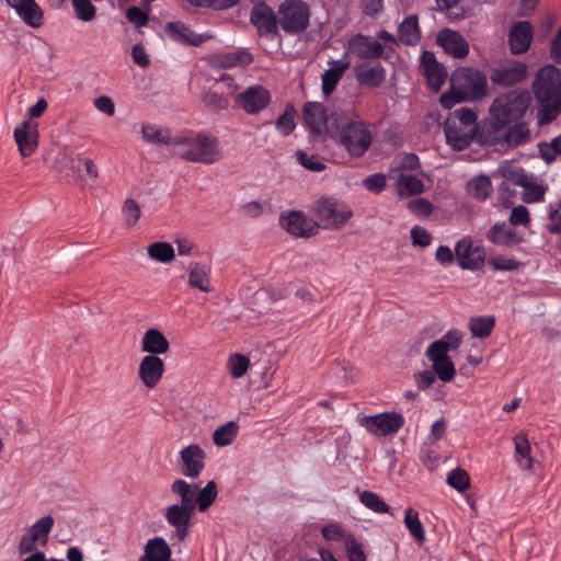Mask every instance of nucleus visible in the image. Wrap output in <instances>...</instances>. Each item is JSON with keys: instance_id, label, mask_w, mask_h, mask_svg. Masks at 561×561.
Masks as SVG:
<instances>
[{"instance_id": "f257e3e1", "label": "nucleus", "mask_w": 561, "mask_h": 561, "mask_svg": "<svg viewBox=\"0 0 561 561\" xmlns=\"http://www.w3.org/2000/svg\"><path fill=\"white\" fill-rule=\"evenodd\" d=\"M332 138L352 158H362L369 150L374 134L371 124L364 121L354 107L339 108L331 113Z\"/></svg>"}, {"instance_id": "f03ea898", "label": "nucleus", "mask_w": 561, "mask_h": 561, "mask_svg": "<svg viewBox=\"0 0 561 561\" xmlns=\"http://www.w3.org/2000/svg\"><path fill=\"white\" fill-rule=\"evenodd\" d=\"M533 92L539 103L540 125L551 123L561 113V71L552 65L541 68L533 82Z\"/></svg>"}, {"instance_id": "7ed1b4c3", "label": "nucleus", "mask_w": 561, "mask_h": 561, "mask_svg": "<svg viewBox=\"0 0 561 561\" xmlns=\"http://www.w3.org/2000/svg\"><path fill=\"white\" fill-rule=\"evenodd\" d=\"M172 148L174 154L188 162L213 164L221 159L218 139L205 133H182L173 137Z\"/></svg>"}, {"instance_id": "20e7f679", "label": "nucleus", "mask_w": 561, "mask_h": 561, "mask_svg": "<svg viewBox=\"0 0 561 561\" xmlns=\"http://www.w3.org/2000/svg\"><path fill=\"white\" fill-rule=\"evenodd\" d=\"M531 102L527 90L510 91L496 96L490 107V116L495 129H503L512 123L520 121Z\"/></svg>"}, {"instance_id": "39448f33", "label": "nucleus", "mask_w": 561, "mask_h": 561, "mask_svg": "<svg viewBox=\"0 0 561 561\" xmlns=\"http://www.w3.org/2000/svg\"><path fill=\"white\" fill-rule=\"evenodd\" d=\"M310 20V9L302 0H285L278 8V23L287 34L304 32Z\"/></svg>"}, {"instance_id": "423d86ee", "label": "nucleus", "mask_w": 561, "mask_h": 561, "mask_svg": "<svg viewBox=\"0 0 561 561\" xmlns=\"http://www.w3.org/2000/svg\"><path fill=\"white\" fill-rule=\"evenodd\" d=\"M314 213L323 226L331 229L342 227L353 215L346 205L332 197L320 198L316 203Z\"/></svg>"}, {"instance_id": "0eeeda50", "label": "nucleus", "mask_w": 561, "mask_h": 561, "mask_svg": "<svg viewBox=\"0 0 561 561\" xmlns=\"http://www.w3.org/2000/svg\"><path fill=\"white\" fill-rule=\"evenodd\" d=\"M451 84L461 91L467 100H479L486 93L485 76L474 69H462L451 77Z\"/></svg>"}, {"instance_id": "6e6552de", "label": "nucleus", "mask_w": 561, "mask_h": 561, "mask_svg": "<svg viewBox=\"0 0 561 561\" xmlns=\"http://www.w3.org/2000/svg\"><path fill=\"white\" fill-rule=\"evenodd\" d=\"M54 518L49 515L42 517L27 528L19 542L20 554L31 553L37 547H45L54 527Z\"/></svg>"}, {"instance_id": "1a4fd4ad", "label": "nucleus", "mask_w": 561, "mask_h": 561, "mask_svg": "<svg viewBox=\"0 0 561 561\" xmlns=\"http://www.w3.org/2000/svg\"><path fill=\"white\" fill-rule=\"evenodd\" d=\"M360 425L374 435L387 436L398 433L403 427L404 417L400 413L383 412L364 416Z\"/></svg>"}, {"instance_id": "9d476101", "label": "nucleus", "mask_w": 561, "mask_h": 561, "mask_svg": "<svg viewBox=\"0 0 561 561\" xmlns=\"http://www.w3.org/2000/svg\"><path fill=\"white\" fill-rule=\"evenodd\" d=\"M237 104L248 114H257L271 102L270 91L262 85H252L238 94Z\"/></svg>"}, {"instance_id": "9b49d317", "label": "nucleus", "mask_w": 561, "mask_h": 561, "mask_svg": "<svg viewBox=\"0 0 561 561\" xmlns=\"http://www.w3.org/2000/svg\"><path fill=\"white\" fill-rule=\"evenodd\" d=\"M455 252L457 263L463 270L477 271L484 264V250L468 239L458 241Z\"/></svg>"}, {"instance_id": "f8f14e48", "label": "nucleus", "mask_w": 561, "mask_h": 561, "mask_svg": "<svg viewBox=\"0 0 561 561\" xmlns=\"http://www.w3.org/2000/svg\"><path fill=\"white\" fill-rule=\"evenodd\" d=\"M527 77V66L512 60L492 70L491 80L494 84L511 87L523 82Z\"/></svg>"}, {"instance_id": "ddd939ff", "label": "nucleus", "mask_w": 561, "mask_h": 561, "mask_svg": "<svg viewBox=\"0 0 561 561\" xmlns=\"http://www.w3.org/2000/svg\"><path fill=\"white\" fill-rule=\"evenodd\" d=\"M280 226L295 237L308 238L317 233L319 225L307 219L301 211H289L282 214L279 218Z\"/></svg>"}, {"instance_id": "4468645a", "label": "nucleus", "mask_w": 561, "mask_h": 561, "mask_svg": "<svg viewBox=\"0 0 561 561\" xmlns=\"http://www.w3.org/2000/svg\"><path fill=\"white\" fill-rule=\"evenodd\" d=\"M38 125L30 119L23 121L14 128V140L22 157L32 156L38 145Z\"/></svg>"}, {"instance_id": "2eb2a0df", "label": "nucleus", "mask_w": 561, "mask_h": 561, "mask_svg": "<svg viewBox=\"0 0 561 561\" xmlns=\"http://www.w3.org/2000/svg\"><path fill=\"white\" fill-rule=\"evenodd\" d=\"M347 50L359 59H377L383 56L385 47L364 34H356L347 42Z\"/></svg>"}, {"instance_id": "dca6fc26", "label": "nucleus", "mask_w": 561, "mask_h": 561, "mask_svg": "<svg viewBox=\"0 0 561 561\" xmlns=\"http://www.w3.org/2000/svg\"><path fill=\"white\" fill-rule=\"evenodd\" d=\"M164 33L171 41L184 46H199L209 38L204 34L194 33L182 21L168 22L164 25Z\"/></svg>"}, {"instance_id": "f3484780", "label": "nucleus", "mask_w": 561, "mask_h": 561, "mask_svg": "<svg viewBox=\"0 0 561 561\" xmlns=\"http://www.w3.org/2000/svg\"><path fill=\"white\" fill-rule=\"evenodd\" d=\"M250 22L261 35H275L277 33L278 16L266 3L255 4L250 14Z\"/></svg>"}, {"instance_id": "a211bd4d", "label": "nucleus", "mask_w": 561, "mask_h": 561, "mask_svg": "<svg viewBox=\"0 0 561 561\" xmlns=\"http://www.w3.org/2000/svg\"><path fill=\"white\" fill-rule=\"evenodd\" d=\"M193 514V510L179 504L170 505L165 510V519L175 529V536L180 541L185 540L188 536Z\"/></svg>"}, {"instance_id": "6ab92c4d", "label": "nucleus", "mask_w": 561, "mask_h": 561, "mask_svg": "<svg viewBox=\"0 0 561 561\" xmlns=\"http://www.w3.org/2000/svg\"><path fill=\"white\" fill-rule=\"evenodd\" d=\"M420 62L430 88L438 91L447 77L445 67L436 60L435 54L430 50H425L421 55Z\"/></svg>"}, {"instance_id": "aec40b11", "label": "nucleus", "mask_w": 561, "mask_h": 561, "mask_svg": "<svg viewBox=\"0 0 561 561\" xmlns=\"http://www.w3.org/2000/svg\"><path fill=\"white\" fill-rule=\"evenodd\" d=\"M534 28L528 21H519L513 24L508 33L511 53L514 55L527 51L533 42Z\"/></svg>"}, {"instance_id": "412c9836", "label": "nucleus", "mask_w": 561, "mask_h": 561, "mask_svg": "<svg viewBox=\"0 0 561 561\" xmlns=\"http://www.w3.org/2000/svg\"><path fill=\"white\" fill-rule=\"evenodd\" d=\"M19 18L28 26L37 28L43 25L44 12L35 0H5Z\"/></svg>"}, {"instance_id": "4be33fe9", "label": "nucleus", "mask_w": 561, "mask_h": 561, "mask_svg": "<svg viewBox=\"0 0 561 561\" xmlns=\"http://www.w3.org/2000/svg\"><path fill=\"white\" fill-rule=\"evenodd\" d=\"M477 135V129L455 124V119H447L445 124L446 141L455 150L461 151L466 149Z\"/></svg>"}, {"instance_id": "5701e85b", "label": "nucleus", "mask_w": 561, "mask_h": 561, "mask_svg": "<svg viewBox=\"0 0 561 561\" xmlns=\"http://www.w3.org/2000/svg\"><path fill=\"white\" fill-rule=\"evenodd\" d=\"M163 373L164 363L156 355L145 356L139 364V379L148 388H154L161 380Z\"/></svg>"}, {"instance_id": "b1692460", "label": "nucleus", "mask_w": 561, "mask_h": 561, "mask_svg": "<svg viewBox=\"0 0 561 561\" xmlns=\"http://www.w3.org/2000/svg\"><path fill=\"white\" fill-rule=\"evenodd\" d=\"M182 473L188 478L197 477L204 469L205 453L198 445H190L180 453Z\"/></svg>"}, {"instance_id": "393cba45", "label": "nucleus", "mask_w": 561, "mask_h": 561, "mask_svg": "<svg viewBox=\"0 0 561 561\" xmlns=\"http://www.w3.org/2000/svg\"><path fill=\"white\" fill-rule=\"evenodd\" d=\"M347 56L348 54L345 51L341 59L330 61V68L323 72L321 81L322 92L325 96L333 93L344 72L348 69L350 61L347 60Z\"/></svg>"}, {"instance_id": "a878e982", "label": "nucleus", "mask_w": 561, "mask_h": 561, "mask_svg": "<svg viewBox=\"0 0 561 561\" xmlns=\"http://www.w3.org/2000/svg\"><path fill=\"white\" fill-rule=\"evenodd\" d=\"M304 119L316 134H321L328 125L331 126V114L328 116L325 107L318 102H307L304 106Z\"/></svg>"}, {"instance_id": "bb28decb", "label": "nucleus", "mask_w": 561, "mask_h": 561, "mask_svg": "<svg viewBox=\"0 0 561 561\" xmlns=\"http://www.w3.org/2000/svg\"><path fill=\"white\" fill-rule=\"evenodd\" d=\"M438 43L444 47L445 51L456 58H463L469 53L467 41L458 32L445 28L438 33Z\"/></svg>"}, {"instance_id": "cd10ccee", "label": "nucleus", "mask_w": 561, "mask_h": 561, "mask_svg": "<svg viewBox=\"0 0 561 561\" xmlns=\"http://www.w3.org/2000/svg\"><path fill=\"white\" fill-rule=\"evenodd\" d=\"M355 77L362 85L377 88L381 85L386 79V69L381 64L371 67L362 65L355 68Z\"/></svg>"}, {"instance_id": "c85d7f7f", "label": "nucleus", "mask_w": 561, "mask_h": 561, "mask_svg": "<svg viewBox=\"0 0 561 561\" xmlns=\"http://www.w3.org/2000/svg\"><path fill=\"white\" fill-rule=\"evenodd\" d=\"M170 344L167 337L157 329H149L141 340V351L149 355L164 354L169 351Z\"/></svg>"}, {"instance_id": "c756f323", "label": "nucleus", "mask_w": 561, "mask_h": 561, "mask_svg": "<svg viewBox=\"0 0 561 561\" xmlns=\"http://www.w3.org/2000/svg\"><path fill=\"white\" fill-rule=\"evenodd\" d=\"M188 284L204 293L213 291L210 267L199 262L192 263L188 267Z\"/></svg>"}, {"instance_id": "7c9ffc66", "label": "nucleus", "mask_w": 561, "mask_h": 561, "mask_svg": "<svg viewBox=\"0 0 561 561\" xmlns=\"http://www.w3.org/2000/svg\"><path fill=\"white\" fill-rule=\"evenodd\" d=\"M171 553L167 541L161 537H156L147 541L145 554L138 561H170Z\"/></svg>"}, {"instance_id": "2f4dec72", "label": "nucleus", "mask_w": 561, "mask_h": 561, "mask_svg": "<svg viewBox=\"0 0 561 561\" xmlns=\"http://www.w3.org/2000/svg\"><path fill=\"white\" fill-rule=\"evenodd\" d=\"M488 239L497 245H514L520 241L512 226L505 222L494 224L488 232Z\"/></svg>"}, {"instance_id": "473e14b6", "label": "nucleus", "mask_w": 561, "mask_h": 561, "mask_svg": "<svg viewBox=\"0 0 561 561\" xmlns=\"http://www.w3.org/2000/svg\"><path fill=\"white\" fill-rule=\"evenodd\" d=\"M421 36L416 15L407 16L398 27V37L404 45L415 46L421 41Z\"/></svg>"}, {"instance_id": "72a5a7b5", "label": "nucleus", "mask_w": 561, "mask_h": 561, "mask_svg": "<svg viewBox=\"0 0 561 561\" xmlns=\"http://www.w3.org/2000/svg\"><path fill=\"white\" fill-rule=\"evenodd\" d=\"M515 183L523 187L522 197L526 203H536L543 199L545 188L537 184L533 176L520 174L515 179Z\"/></svg>"}, {"instance_id": "f704fd0d", "label": "nucleus", "mask_w": 561, "mask_h": 561, "mask_svg": "<svg viewBox=\"0 0 561 561\" xmlns=\"http://www.w3.org/2000/svg\"><path fill=\"white\" fill-rule=\"evenodd\" d=\"M397 191L400 196H412L421 194L424 191V184L415 174L400 172L396 182Z\"/></svg>"}, {"instance_id": "c9c22d12", "label": "nucleus", "mask_w": 561, "mask_h": 561, "mask_svg": "<svg viewBox=\"0 0 561 561\" xmlns=\"http://www.w3.org/2000/svg\"><path fill=\"white\" fill-rule=\"evenodd\" d=\"M515 458L516 461L526 470H531L534 467V459L530 455L531 447L527 436L519 433L514 436Z\"/></svg>"}, {"instance_id": "e433bc0d", "label": "nucleus", "mask_w": 561, "mask_h": 561, "mask_svg": "<svg viewBox=\"0 0 561 561\" xmlns=\"http://www.w3.org/2000/svg\"><path fill=\"white\" fill-rule=\"evenodd\" d=\"M171 490L173 493L178 494L181 497V503L179 505L195 511L197 490L196 485H191L185 480L178 479L172 483Z\"/></svg>"}, {"instance_id": "4c0bfd02", "label": "nucleus", "mask_w": 561, "mask_h": 561, "mask_svg": "<svg viewBox=\"0 0 561 561\" xmlns=\"http://www.w3.org/2000/svg\"><path fill=\"white\" fill-rule=\"evenodd\" d=\"M147 253L151 260L162 264H168L175 257V252L172 244L162 241L149 244L147 248Z\"/></svg>"}, {"instance_id": "58836bf2", "label": "nucleus", "mask_w": 561, "mask_h": 561, "mask_svg": "<svg viewBox=\"0 0 561 561\" xmlns=\"http://www.w3.org/2000/svg\"><path fill=\"white\" fill-rule=\"evenodd\" d=\"M253 61L252 55L247 50H234L222 54L218 58L221 68L245 67Z\"/></svg>"}, {"instance_id": "ea45409f", "label": "nucleus", "mask_w": 561, "mask_h": 561, "mask_svg": "<svg viewBox=\"0 0 561 561\" xmlns=\"http://www.w3.org/2000/svg\"><path fill=\"white\" fill-rule=\"evenodd\" d=\"M495 327V319L492 316L473 317L469 321L471 334L476 337L489 336Z\"/></svg>"}, {"instance_id": "a19ab883", "label": "nucleus", "mask_w": 561, "mask_h": 561, "mask_svg": "<svg viewBox=\"0 0 561 561\" xmlns=\"http://www.w3.org/2000/svg\"><path fill=\"white\" fill-rule=\"evenodd\" d=\"M467 191L472 197L483 201L489 197L492 191V183L488 176L480 175L468 183Z\"/></svg>"}, {"instance_id": "79ce46f5", "label": "nucleus", "mask_w": 561, "mask_h": 561, "mask_svg": "<svg viewBox=\"0 0 561 561\" xmlns=\"http://www.w3.org/2000/svg\"><path fill=\"white\" fill-rule=\"evenodd\" d=\"M404 525L417 542L425 540L424 527L420 520L419 513L409 507L404 513Z\"/></svg>"}, {"instance_id": "37998d69", "label": "nucleus", "mask_w": 561, "mask_h": 561, "mask_svg": "<svg viewBox=\"0 0 561 561\" xmlns=\"http://www.w3.org/2000/svg\"><path fill=\"white\" fill-rule=\"evenodd\" d=\"M529 139V129L525 123L515 122L506 131L504 140L511 147L519 146Z\"/></svg>"}, {"instance_id": "c03bdc74", "label": "nucleus", "mask_w": 561, "mask_h": 561, "mask_svg": "<svg viewBox=\"0 0 561 561\" xmlns=\"http://www.w3.org/2000/svg\"><path fill=\"white\" fill-rule=\"evenodd\" d=\"M238 434V425L236 422L230 421L219 426L213 435L216 446L224 447L232 443Z\"/></svg>"}, {"instance_id": "a18cd8bd", "label": "nucleus", "mask_w": 561, "mask_h": 561, "mask_svg": "<svg viewBox=\"0 0 561 561\" xmlns=\"http://www.w3.org/2000/svg\"><path fill=\"white\" fill-rule=\"evenodd\" d=\"M217 484L215 481H209L199 491L196 490V506L199 512H205L215 502L217 497Z\"/></svg>"}, {"instance_id": "49530a36", "label": "nucleus", "mask_w": 561, "mask_h": 561, "mask_svg": "<svg viewBox=\"0 0 561 561\" xmlns=\"http://www.w3.org/2000/svg\"><path fill=\"white\" fill-rule=\"evenodd\" d=\"M250 367V359L242 354L233 353L228 357L227 368L231 377H243Z\"/></svg>"}, {"instance_id": "de8ad7c7", "label": "nucleus", "mask_w": 561, "mask_h": 561, "mask_svg": "<svg viewBox=\"0 0 561 561\" xmlns=\"http://www.w3.org/2000/svg\"><path fill=\"white\" fill-rule=\"evenodd\" d=\"M141 133L145 140L150 144H163L172 147L173 137H169L165 130L157 126L144 125L141 128Z\"/></svg>"}, {"instance_id": "09e8293b", "label": "nucleus", "mask_w": 561, "mask_h": 561, "mask_svg": "<svg viewBox=\"0 0 561 561\" xmlns=\"http://www.w3.org/2000/svg\"><path fill=\"white\" fill-rule=\"evenodd\" d=\"M360 503L375 513H388L390 506L375 492L363 491L359 494Z\"/></svg>"}, {"instance_id": "8fccbe9b", "label": "nucleus", "mask_w": 561, "mask_h": 561, "mask_svg": "<svg viewBox=\"0 0 561 561\" xmlns=\"http://www.w3.org/2000/svg\"><path fill=\"white\" fill-rule=\"evenodd\" d=\"M433 370L444 382L451 381L456 375V368L450 358H442L433 362Z\"/></svg>"}, {"instance_id": "3c124183", "label": "nucleus", "mask_w": 561, "mask_h": 561, "mask_svg": "<svg viewBox=\"0 0 561 561\" xmlns=\"http://www.w3.org/2000/svg\"><path fill=\"white\" fill-rule=\"evenodd\" d=\"M446 482L459 492H465L470 486L468 473L460 468L451 470Z\"/></svg>"}, {"instance_id": "603ef678", "label": "nucleus", "mask_w": 561, "mask_h": 561, "mask_svg": "<svg viewBox=\"0 0 561 561\" xmlns=\"http://www.w3.org/2000/svg\"><path fill=\"white\" fill-rule=\"evenodd\" d=\"M76 16L84 22H90L95 18L96 9L90 0H72Z\"/></svg>"}, {"instance_id": "864d4df0", "label": "nucleus", "mask_w": 561, "mask_h": 561, "mask_svg": "<svg viewBox=\"0 0 561 561\" xmlns=\"http://www.w3.org/2000/svg\"><path fill=\"white\" fill-rule=\"evenodd\" d=\"M448 119H455V124L457 123V124L463 125L465 128L469 127V128L478 129L477 123H476L477 114L474 111H472L470 108L461 107L460 110L455 111L448 117Z\"/></svg>"}, {"instance_id": "5fc2aeb1", "label": "nucleus", "mask_w": 561, "mask_h": 561, "mask_svg": "<svg viewBox=\"0 0 561 561\" xmlns=\"http://www.w3.org/2000/svg\"><path fill=\"white\" fill-rule=\"evenodd\" d=\"M202 101L210 111L218 112L228 107V101L216 91H206L203 93Z\"/></svg>"}, {"instance_id": "6e6d98bb", "label": "nucleus", "mask_w": 561, "mask_h": 561, "mask_svg": "<svg viewBox=\"0 0 561 561\" xmlns=\"http://www.w3.org/2000/svg\"><path fill=\"white\" fill-rule=\"evenodd\" d=\"M296 156L298 162L309 171L321 172L325 169V164L322 162L319 156L308 154L301 150H298Z\"/></svg>"}, {"instance_id": "4d7b16f0", "label": "nucleus", "mask_w": 561, "mask_h": 561, "mask_svg": "<svg viewBox=\"0 0 561 561\" xmlns=\"http://www.w3.org/2000/svg\"><path fill=\"white\" fill-rule=\"evenodd\" d=\"M276 129L283 135L288 136L294 131L296 127L295 123V111L293 107L286 108V111L277 118Z\"/></svg>"}, {"instance_id": "13d9d810", "label": "nucleus", "mask_w": 561, "mask_h": 561, "mask_svg": "<svg viewBox=\"0 0 561 561\" xmlns=\"http://www.w3.org/2000/svg\"><path fill=\"white\" fill-rule=\"evenodd\" d=\"M123 218L127 226H134L140 217V207L133 198H126L122 208Z\"/></svg>"}, {"instance_id": "bf43d9fd", "label": "nucleus", "mask_w": 561, "mask_h": 561, "mask_svg": "<svg viewBox=\"0 0 561 561\" xmlns=\"http://www.w3.org/2000/svg\"><path fill=\"white\" fill-rule=\"evenodd\" d=\"M345 549L348 561H366V554L363 550V547L353 535H347L345 540Z\"/></svg>"}, {"instance_id": "052dcab7", "label": "nucleus", "mask_w": 561, "mask_h": 561, "mask_svg": "<svg viewBox=\"0 0 561 561\" xmlns=\"http://www.w3.org/2000/svg\"><path fill=\"white\" fill-rule=\"evenodd\" d=\"M540 154L547 163L553 162L558 154L561 156V135L553 138L551 144L540 145Z\"/></svg>"}, {"instance_id": "680f3d73", "label": "nucleus", "mask_w": 561, "mask_h": 561, "mask_svg": "<svg viewBox=\"0 0 561 561\" xmlns=\"http://www.w3.org/2000/svg\"><path fill=\"white\" fill-rule=\"evenodd\" d=\"M190 4L198 8H213L224 10L234 7L239 0H186Z\"/></svg>"}, {"instance_id": "e2e57ef3", "label": "nucleus", "mask_w": 561, "mask_h": 561, "mask_svg": "<svg viewBox=\"0 0 561 561\" xmlns=\"http://www.w3.org/2000/svg\"><path fill=\"white\" fill-rule=\"evenodd\" d=\"M448 352L449 350L447 348L445 342L436 340L428 345L425 354L427 358L433 363L442 358H450L448 356Z\"/></svg>"}, {"instance_id": "0e129e2a", "label": "nucleus", "mask_w": 561, "mask_h": 561, "mask_svg": "<svg viewBox=\"0 0 561 561\" xmlns=\"http://www.w3.org/2000/svg\"><path fill=\"white\" fill-rule=\"evenodd\" d=\"M408 208L419 217H426L433 210L432 204L426 198L422 197L411 199L408 203Z\"/></svg>"}, {"instance_id": "69168bd1", "label": "nucleus", "mask_w": 561, "mask_h": 561, "mask_svg": "<svg viewBox=\"0 0 561 561\" xmlns=\"http://www.w3.org/2000/svg\"><path fill=\"white\" fill-rule=\"evenodd\" d=\"M489 264L499 271H514L519 266V262L512 257L494 256L489 260Z\"/></svg>"}, {"instance_id": "338daca9", "label": "nucleus", "mask_w": 561, "mask_h": 561, "mask_svg": "<svg viewBox=\"0 0 561 561\" xmlns=\"http://www.w3.org/2000/svg\"><path fill=\"white\" fill-rule=\"evenodd\" d=\"M363 184L367 191L378 194L386 186V178L381 173L371 174L363 181Z\"/></svg>"}, {"instance_id": "774afa93", "label": "nucleus", "mask_w": 561, "mask_h": 561, "mask_svg": "<svg viewBox=\"0 0 561 561\" xmlns=\"http://www.w3.org/2000/svg\"><path fill=\"white\" fill-rule=\"evenodd\" d=\"M321 533L327 540L331 541H339L342 539L346 540L347 537L342 526L337 523L325 525L324 527H322Z\"/></svg>"}]
</instances>
